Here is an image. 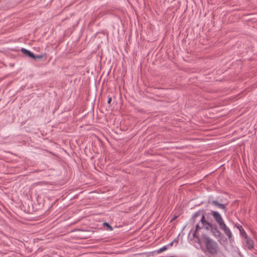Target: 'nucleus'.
Here are the masks:
<instances>
[{"label": "nucleus", "instance_id": "nucleus-1", "mask_svg": "<svg viewBox=\"0 0 257 257\" xmlns=\"http://www.w3.org/2000/svg\"><path fill=\"white\" fill-rule=\"evenodd\" d=\"M202 242L204 245L201 244L200 241L198 243L200 244L201 250L206 255H215L219 251V247L218 243L207 235H203Z\"/></svg>", "mask_w": 257, "mask_h": 257}, {"label": "nucleus", "instance_id": "nucleus-2", "mask_svg": "<svg viewBox=\"0 0 257 257\" xmlns=\"http://www.w3.org/2000/svg\"><path fill=\"white\" fill-rule=\"evenodd\" d=\"M199 217H200L199 222L196 225L195 230L193 234L194 237L196 236L197 232L199 229L203 228L206 230H209L212 225V223L206 220L205 214L203 211L200 210L197 211L193 214L192 216L193 221L194 222L196 221Z\"/></svg>", "mask_w": 257, "mask_h": 257}, {"label": "nucleus", "instance_id": "nucleus-3", "mask_svg": "<svg viewBox=\"0 0 257 257\" xmlns=\"http://www.w3.org/2000/svg\"><path fill=\"white\" fill-rule=\"evenodd\" d=\"M220 228L223 231L224 234L228 237L229 240H232L233 237L230 229L227 226L225 222L219 226Z\"/></svg>", "mask_w": 257, "mask_h": 257}, {"label": "nucleus", "instance_id": "nucleus-4", "mask_svg": "<svg viewBox=\"0 0 257 257\" xmlns=\"http://www.w3.org/2000/svg\"><path fill=\"white\" fill-rule=\"evenodd\" d=\"M242 236L244 237L245 240V246L249 249H252L254 247V242L253 240L248 236L245 231H244V233L242 234Z\"/></svg>", "mask_w": 257, "mask_h": 257}, {"label": "nucleus", "instance_id": "nucleus-5", "mask_svg": "<svg viewBox=\"0 0 257 257\" xmlns=\"http://www.w3.org/2000/svg\"><path fill=\"white\" fill-rule=\"evenodd\" d=\"M211 213L219 226L224 223L221 215L219 212L215 211H211Z\"/></svg>", "mask_w": 257, "mask_h": 257}, {"label": "nucleus", "instance_id": "nucleus-6", "mask_svg": "<svg viewBox=\"0 0 257 257\" xmlns=\"http://www.w3.org/2000/svg\"><path fill=\"white\" fill-rule=\"evenodd\" d=\"M212 234L216 238H218L221 236V232L216 225H212L209 228Z\"/></svg>", "mask_w": 257, "mask_h": 257}, {"label": "nucleus", "instance_id": "nucleus-7", "mask_svg": "<svg viewBox=\"0 0 257 257\" xmlns=\"http://www.w3.org/2000/svg\"><path fill=\"white\" fill-rule=\"evenodd\" d=\"M21 51L24 54L26 55L27 56H29L30 58H32L34 59H35L36 58V56L33 53H32L31 51H30L29 50H28L25 48H22Z\"/></svg>", "mask_w": 257, "mask_h": 257}, {"label": "nucleus", "instance_id": "nucleus-8", "mask_svg": "<svg viewBox=\"0 0 257 257\" xmlns=\"http://www.w3.org/2000/svg\"><path fill=\"white\" fill-rule=\"evenodd\" d=\"M212 204L216 206H217L218 208L223 210L225 212L226 211V208L225 204L219 203L217 201H213Z\"/></svg>", "mask_w": 257, "mask_h": 257}, {"label": "nucleus", "instance_id": "nucleus-9", "mask_svg": "<svg viewBox=\"0 0 257 257\" xmlns=\"http://www.w3.org/2000/svg\"><path fill=\"white\" fill-rule=\"evenodd\" d=\"M168 249V245H164L163 247L160 248L159 249H157L156 252L159 253H161Z\"/></svg>", "mask_w": 257, "mask_h": 257}, {"label": "nucleus", "instance_id": "nucleus-10", "mask_svg": "<svg viewBox=\"0 0 257 257\" xmlns=\"http://www.w3.org/2000/svg\"><path fill=\"white\" fill-rule=\"evenodd\" d=\"M237 227L239 229V230H240V232L241 231V230H242V231L243 232L244 231L241 225H239L237 226Z\"/></svg>", "mask_w": 257, "mask_h": 257}, {"label": "nucleus", "instance_id": "nucleus-11", "mask_svg": "<svg viewBox=\"0 0 257 257\" xmlns=\"http://www.w3.org/2000/svg\"><path fill=\"white\" fill-rule=\"evenodd\" d=\"M104 224H105V225H107V226H108V227L110 228L111 230H112V227L110 226V225H109L107 223H104Z\"/></svg>", "mask_w": 257, "mask_h": 257}, {"label": "nucleus", "instance_id": "nucleus-12", "mask_svg": "<svg viewBox=\"0 0 257 257\" xmlns=\"http://www.w3.org/2000/svg\"><path fill=\"white\" fill-rule=\"evenodd\" d=\"M173 243H174V241H172L171 242H170V243L167 244V245H168V247L169 246H172L173 245Z\"/></svg>", "mask_w": 257, "mask_h": 257}, {"label": "nucleus", "instance_id": "nucleus-13", "mask_svg": "<svg viewBox=\"0 0 257 257\" xmlns=\"http://www.w3.org/2000/svg\"><path fill=\"white\" fill-rule=\"evenodd\" d=\"M111 101V97H109L108 100H107V103L110 104Z\"/></svg>", "mask_w": 257, "mask_h": 257}, {"label": "nucleus", "instance_id": "nucleus-14", "mask_svg": "<svg viewBox=\"0 0 257 257\" xmlns=\"http://www.w3.org/2000/svg\"><path fill=\"white\" fill-rule=\"evenodd\" d=\"M36 59H37V58H41L42 57V56H36Z\"/></svg>", "mask_w": 257, "mask_h": 257}]
</instances>
